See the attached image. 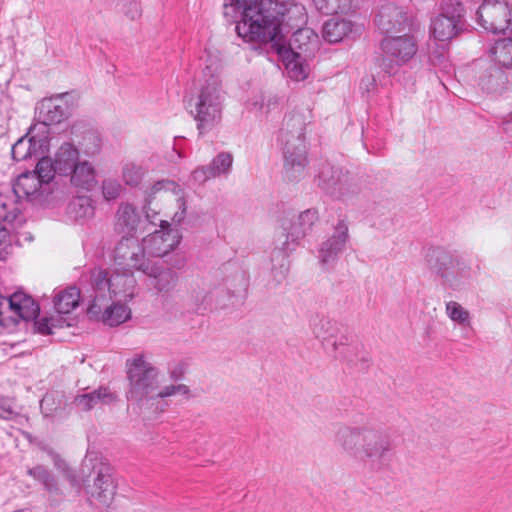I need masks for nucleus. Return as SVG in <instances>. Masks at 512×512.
Instances as JSON below:
<instances>
[{"instance_id": "0eeeda50", "label": "nucleus", "mask_w": 512, "mask_h": 512, "mask_svg": "<svg viewBox=\"0 0 512 512\" xmlns=\"http://www.w3.org/2000/svg\"><path fill=\"white\" fill-rule=\"evenodd\" d=\"M425 260L429 269L442 279L444 285L453 290L465 287L473 278L470 261L455 257L440 248L428 250Z\"/></svg>"}, {"instance_id": "ddd939ff", "label": "nucleus", "mask_w": 512, "mask_h": 512, "mask_svg": "<svg viewBox=\"0 0 512 512\" xmlns=\"http://www.w3.org/2000/svg\"><path fill=\"white\" fill-rule=\"evenodd\" d=\"M151 260L146 257L142 243L133 236H123L114 250V265L118 269L144 272Z\"/></svg>"}, {"instance_id": "e2e57ef3", "label": "nucleus", "mask_w": 512, "mask_h": 512, "mask_svg": "<svg viewBox=\"0 0 512 512\" xmlns=\"http://www.w3.org/2000/svg\"><path fill=\"white\" fill-rule=\"evenodd\" d=\"M2 255H3V254H0V259L2 258Z\"/></svg>"}, {"instance_id": "2eb2a0df", "label": "nucleus", "mask_w": 512, "mask_h": 512, "mask_svg": "<svg viewBox=\"0 0 512 512\" xmlns=\"http://www.w3.org/2000/svg\"><path fill=\"white\" fill-rule=\"evenodd\" d=\"M44 125H32L25 137L20 138L11 150L12 158L16 161H23L28 158L39 157L49 151V139L42 135Z\"/></svg>"}, {"instance_id": "2f4dec72", "label": "nucleus", "mask_w": 512, "mask_h": 512, "mask_svg": "<svg viewBox=\"0 0 512 512\" xmlns=\"http://www.w3.org/2000/svg\"><path fill=\"white\" fill-rule=\"evenodd\" d=\"M80 297V290L77 287H67L55 295L54 307L58 313L68 314L78 307Z\"/></svg>"}, {"instance_id": "6ab92c4d", "label": "nucleus", "mask_w": 512, "mask_h": 512, "mask_svg": "<svg viewBox=\"0 0 512 512\" xmlns=\"http://www.w3.org/2000/svg\"><path fill=\"white\" fill-rule=\"evenodd\" d=\"M318 186L334 198L344 200L352 190L348 177L329 164L324 165L318 175Z\"/></svg>"}, {"instance_id": "bf43d9fd", "label": "nucleus", "mask_w": 512, "mask_h": 512, "mask_svg": "<svg viewBox=\"0 0 512 512\" xmlns=\"http://www.w3.org/2000/svg\"><path fill=\"white\" fill-rule=\"evenodd\" d=\"M288 270H289L288 261L284 257V255H282L279 271H277L275 274V278H276L277 282L280 283L286 277Z\"/></svg>"}, {"instance_id": "f704fd0d", "label": "nucleus", "mask_w": 512, "mask_h": 512, "mask_svg": "<svg viewBox=\"0 0 512 512\" xmlns=\"http://www.w3.org/2000/svg\"><path fill=\"white\" fill-rule=\"evenodd\" d=\"M488 53L490 60L497 64H512V38L497 40Z\"/></svg>"}, {"instance_id": "f8f14e48", "label": "nucleus", "mask_w": 512, "mask_h": 512, "mask_svg": "<svg viewBox=\"0 0 512 512\" xmlns=\"http://www.w3.org/2000/svg\"><path fill=\"white\" fill-rule=\"evenodd\" d=\"M512 0H483L476 12L477 23L492 33L505 32L511 21Z\"/></svg>"}, {"instance_id": "9d476101", "label": "nucleus", "mask_w": 512, "mask_h": 512, "mask_svg": "<svg viewBox=\"0 0 512 512\" xmlns=\"http://www.w3.org/2000/svg\"><path fill=\"white\" fill-rule=\"evenodd\" d=\"M145 217L148 222L157 225L159 222L161 229L150 233L142 240L145 254L152 257H163L178 246L181 235L178 229L171 228L167 220L160 219L159 212L151 207H144Z\"/></svg>"}, {"instance_id": "6e6d98bb", "label": "nucleus", "mask_w": 512, "mask_h": 512, "mask_svg": "<svg viewBox=\"0 0 512 512\" xmlns=\"http://www.w3.org/2000/svg\"><path fill=\"white\" fill-rule=\"evenodd\" d=\"M54 464L59 469L65 472L67 479L71 482L72 486H75L77 484L76 477L74 473L68 469L67 464L65 461L60 459L58 455L54 456Z\"/></svg>"}, {"instance_id": "c756f323", "label": "nucleus", "mask_w": 512, "mask_h": 512, "mask_svg": "<svg viewBox=\"0 0 512 512\" xmlns=\"http://www.w3.org/2000/svg\"><path fill=\"white\" fill-rule=\"evenodd\" d=\"M80 161L79 150L71 143H63L55 153L53 162L58 174H66Z\"/></svg>"}, {"instance_id": "de8ad7c7", "label": "nucleus", "mask_w": 512, "mask_h": 512, "mask_svg": "<svg viewBox=\"0 0 512 512\" xmlns=\"http://www.w3.org/2000/svg\"><path fill=\"white\" fill-rule=\"evenodd\" d=\"M212 178H215V176L210 168V165L199 166L192 171L188 183L193 186L203 185L205 182Z\"/></svg>"}, {"instance_id": "7c9ffc66", "label": "nucleus", "mask_w": 512, "mask_h": 512, "mask_svg": "<svg viewBox=\"0 0 512 512\" xmlns=\"http://www.w3.org/2000/svg\"><path fill=\"white\" fill-rule=\"evenodd\" d=\"M280 106V98L272 92H262L251 97L247 101V109L259 112L268 116L272 112L278 111Z\"/></svg>"}, {"instance_id": "052dcab7", "label": "nucleus", "mask_w": 512, "mask_h": 512, "mask_svg": "<svg viewBox=\"0 0 512 512\" xmlns=\"http://www.w3.org/2000/svg\"><path fill=\"white\" fill-rule=\"evenodd\" d=\"M509 31H510V34L512 35V20L510 21L509 23V27H508Z\"/></svg>"}, {"instance_id": "5701e85b", "label": "nucleus", "mask_w": 512, "mask_h": 512, "mask_svg": "<svg viewBox=\"0 0 512 512\" xmlns=\"http://www.w3.org/2000/svg\"><path fill=\"white\" fill-rule=\"evenodd\" d=\"M363 25L347 19H330L323 25L322 36L329 43H338L345 38L360 35Z\"/></svg>"}, {"instance_id": "5fc2aeb1", "label": "nucleus", "mask_w": 512, "mask_h": 512, "mask_svg": "<svg viewBox=\"0 0 512 512\" xmlns=\"http://www.w3.org/2000/svg\"><path fill=\"white\" fill-rule=\"evenodd\" d=\"M16 415L12 403L8 399L0 398V418L12 419Z\"/></svg>"}, {"instance_id": "a18cd8bd", "label": "nucleus", "mask_w": 512, "mask_h": 512, "mask_svg": "<svg viewBox=\"0 0 512 512\" xmlns=\"http://www.w3.org/2000/svg\"><path fill=\"white\" fill-rule=\"evenodd\" d=\"M80 146L85 155L94 156L100 152L101 139L97 134L88 132L83 136Z\"/></svg>"}, {"instance_id": "79ce46f5", "label": "nucleus", "mask_w": 512, "mask_h": 512, "mask_svg": "<svg viewBox=\"0 0 512 512\" xmlns=\"http://www.w3.org/2000/svg\"><path fill=\"white\" fill-rule=\"evenodd\" d=\"M232 163L233 157L230 153L222 152L218 154L210 164V168L215 178L228 174L231 170Z\"/></svg>"}, {"instance_id": "473e14b6", "label": "nucleus", "mask_w": 512, "mask_h": 512, "mask_svg": "<svg viewBox=\"0 0 512 512\" xmlns=\"http://www.w3.org/2000/svg\"><path fill=\"white\" fill-rule=\"evenodd\" d=\"M459 28L460 26L455 24L453 20L437 16L431 21L430 31L434 40L447 43L457 35Z\"/></svg>"}, {"instance_id": "f3484780", "label": "nucleus", "mask_w": 512, "mask_h": 512, "mask_svg": "<svg viewBox=\"0 0 512 512\" xmlns=\"http://www.w3.org/2000/svg\"><path fill=\"white\" fill-rule=\"evenodd\" d=\"M66 96L67 94H59L45 98L39 103L37 107L39 123L36 125L45 126L44 130H40L42 135H47L49 125L59 124L68 118L70 110Z\"/></svg>"}, {"instance_id": "6e6552de", "label": "nucleus", "mask_w": 512, "mask_h": 512, "mask_svg": "<svg viewBox=\"0 0 512 512\" xmlns=\"http://www.w3.org/2000/svg\"><path fill=\"white\" fill-rule=\"evenodd\" d=\"M291 33L292 37L289 42H286V36H281L268 42L267 45L277 54L283 64H304L310 61L319 48L317 33L305 26L299 27Z\"/></svg>"}, {"instance_id": "9b49d317", "label": "nucleus", "mask_w": 512, "mask_h": 512, "mask_svg": "<svg viewBox=\"0 0 512 512\" xmlns=\"http://www.w3.org/2000/svg\"><path fill=\"white\" fill-rule=\"evenodd\" d=\"M91 480L85 485L89 499L96 505L110 507L116 496V484L112 477L111 468L103 462L93 464Z\"/></svg>"}, {"instance_id": "7ed1b4c3", "label": "nucleus", "mask_w": 512, "mask_h": 512, "mask_svg": "<svg viewBox=\"0 0 512 512\" xmlns=\"http://www.w3.org/2000/svg\"><path fill=\"white\" fill-rule=\"evenodd\" d=\"M128 380L127 399L134 401L140 409L163 411L166 398L182 395L187 396L190 389L185 384H170L160 387V370L147 360L144 354H135L126 360Z\"/></svg>"}, {"instance_id": "39448f33", "label": "nucleus", "mask_w": 512, "mask_h": 512, "mask_svg": "<svg viewBox=\"0 0 512 512\" xmlns=\"http://www.w3.org/2000/svg\"><path fill=\"white\" fill-rule=\"evenodd\" d=\"M199 82L198 93L189 101V111L196 121L199 134L204 135L220 124L225 93L221 88L217 66H205Z\"/></svg>"}, {"instance_id": "37998d69", "label": "nucleus", "mask_w": 512, "mask_h": 512, "mask_svg": "<svg viewBox=\"0 0 512 512\" xmlns=\"http://www.w3.org/2000/svg\"><path fill=\"white\" fill-rule=\"evenodd\" d=\"M123 186L115 178H106L102 181L101 192L106 201L116 200L122 193Z\"/></svg>"}, {"instance_id": "680f3d73", "label": "nucleus", "mask_w": 512, "mask_h": 512, "mask_svg": "<svg viewBox=\"0 0 512 512\" xmlns=\"http://www.w3.org/2000/svg\"><path fill=\"white\" fill-rule=\"evenodd\" d=\"M17 214H18V217H17V219H16V221H15V222H17V221H18V222H21V219H19L20 214H19V210H18V209H17Z\"/></svg>"}, {"instance_id": "a19ab883", "label": "nucleus", "mask_w": 512, "mask_h": 512, "mask_svg": "<svg viewBox=\"0 0 512 512\" xmlns=\"http://www.w3.org/2000/svg\"><path fill=\"white\" fill-rule=\"evenodd\" d=\"M446 314L454 322L459 325H467L470 320V313L462 305L456 301H449L446 303Z\"/></svg>"}, {"instance_id": "49530a36", "label": "nucleus", "mask_w": 512, "mask_h": 512, "mask_svg": "<svg viewBox=\"0 0 512 512\" xmlns=\"http://www.w3.org/2000/svg\"><path fill=\"white\" fill-rule=\"evenodd\" d=\"M331 345L333 347V350L336 352V357L348 360L350 362L353 361L351 358L352 352H354L357 347L352 346L348 343V338L345 336H342L339 338V340H333L331 342Z\"/></svg>"}, {"instance_id": "72a5a7b5", "label": "nucleus", "mask_w": 512, "mask_h": 512, "mask_svg": "<svg viewBox=\"0 0 512 512\" xmlns=\"http://www.w3.org/2000/svg\"><path fill=\"white\" fill-rule=\"evenodd\" d=\"M68 213L75 219H90L94 216V201L90 196L75 197L68 206Z\"/></svg>"}, {"instance_id": "a878e982", "label": "nucleus", "mask_w": 512, "mask_h": 512, "mask_svg": "<svg viewBox=\"0 0 512 512\" xmlns=\"http://www.w3.org/2000/svg\"><path fill=\"white\" fill-rule=\"evenodd\" d=\"M12 315H9L12 325L20 320H32L39 314L38 304L28 295L18 292L12 295Z\"/></svg>"}, {"instance_id": "4468645a", "label": "nucleus", "mask_w": 512, "mask_h": 512, "mask_svg": "<svg viewBox=\"0 0 512 512\" xmlns=\"http://www.w3.org/2000/svg\"><path fill=\"white\" fill-rule=\"evenodd\" d=\"M375 24L381 32L392 36L405 32L406 29L410 30L412 20L404 7L385 3L380 6L375 16Z\"/></svg>"}, {"instance_id": "864d4df0", "label": "nucleus", "mask_w": 512, "mask_h": 512, "mask_svg": "<svg viewBox=\"0 0 512 512\" xmlns=\"http://www.w3.org/2000/svg\"><path fill=\"white\" fill-rule=\"evenodd\" d=\"M44 489L49 495L50 505L56 506L58 504L56 497L63 496V493L58 483L56 482L55 478L52 481H50L47 485H45Z\"/></svg>"}, {"instance_id": "aec40b11", "label": "nucleus", "mask_w": 512, "mask_h": 512, "mask_svg": "<svg viewBox=\"0 0 512 512\" xmlns=\"http://www.w3.org/2000/svg\"><path fill=\"white\" fill-rule=\"evenodd\" d=\"M349 239L348 224L345 220H339L335 226L333 235L322 243L319 250V259L323 265L333 264L338 255L342 253Z\"/></svg>"}, {"instance_id": "423d86ee", "label": "nucleus", "mask_w": 512, "mask_h": 512, "mask_svg": "<svg viewBox=\"0 0 512 512\" xmlns=\"http://www.w3.org/2000/svg\"><path fill=\"white\" fill-rule=\"evenodd\" d=\"M136 279L134 272L125 271L115 267L112 274L101 268H94L90 273V286L86 289V296H97L101 305L113 298L119 301H129L135 295Z\"/></svg>"}, {"instance_id": "3c124183", "label": "nucleus", "mask_w": 512, "mask_h": 512, "mask_svg": "<svg viewBox=\"0 0 512 512\" xmlns=\"http://www.w3.org/2000/svg\"><path fill=\"white\" fill-rule=\"evenodd\" d=\"M59 404L53 394H46L40 404L43 415L45 417L54 416L59 408Z\"/></svg>"}, {"instance_id": "13d9d810", "label": "nucleus", "mask_w": 512, "mask_h": 512, "mask_svg": "<svg viewBox=\"0 0 512 512\" xmlns=\"http://www.w3.org/2000/svg\"><path fill=\"white\" fill-rule=\"evenodd\" d=\"M35 326L39 333L41 334H51L52 333V324L49 319H41L35 322Z\"/></svg>"}, {"instance_id": "ea45409f", "label": "nucleus", "mask_w": 512, "mask_h": 512, "mask_svg": "<svg viewBox=\"0 0 512 512\" xmlns=\"http://www.w3.org/2000/svg\"><path fill=\"white\" fill-rule=\"evenodd\" d=\"M336 331L335 323L326 317H321L313 325V333L316 338L326 341L328 344Z\"/></svg>"}, {"instance_id": "412c9836", "label": "nucleus", "mask_w": 512, "mask_h": 512, "mask_svg": "<svg viewBox=\"0 0 512 512\" xmlns=\"http://www.w3.org/2000/svg\"><path fill=\"white\" fill-rule=\"evenodd\" d=\"M13 190L18 197H27L32 201H46L50 193V187L44 185L37 175L32 172L21 174L14 186Z\"/></svg>"}, {"instance_id": "dca6fc26", "label": "nucleus", "mask_w": 512, "mask_h": 512, "mask_svg": "<svg viewBox=\"0 0 512 512\" xmlns=\"http://www.w3.org/2000/svg\"><path fill=\"white\" fill-rule=\"evenodd\" d=\"M84 297L89 299L88 314L108 326H118L131 316V310L125 304H122L119 299H115L116 301L113 302L107 300L105 305H101L100 299L97 301V296H86L84 294Z\"/></svg>"}, {"instance_id": "4c0bfd02", "label": "nucleus", "mask_w": 512, "mask_h": 512, "mask_svg": "<svg viewBox=\"0 0 512 512\" xmlns=\"http://www.w3.org/2000/svg\"><path fill=\"white\" fill-rule=\"evenodd\" d=\"M315 8L323 14L344 13L350 9L351 0H313Z\"/></svg>"}, {"instance_id": "e433bc0d", "label": "nucleus", "mask_w": 512, "mask_h": 512, "mask_svg": "<svg viewBox=\"0 0 512 512\" xmlns=\"http://www.w3.org/2000/svg\"><path fill=\"white\" fill-rule=\"evenodd\" d=\"M41 156L42 157L38 160L35 171L32 173H35L44 185L50 187V182L54 178L55 174H58V170H56L55 164L51 158L43 155Z\"/></svg>"}, {"instance_id": "393cba45", "label": "nucleus", "mask_w": 512, "mask_h": 512, "mask_svg": "<svg viewBox=\"0 0 512 512\" xmlns=\"http://www.w3.org/2000/svg\"><path fill=\"white\" fill-rule=\"evenodd\" d=\"M96 176L94 165L88 160H80L65 177H69V182L73 187L91 191L97 186Z\"/></svg>"}, {"instance_id": "603ef678", "label": "nucleus", "mask_w": 512, "mask_h": 512, "mask_svg": "<svg viewBox=\"0 0 512 512\" xmlns=\"http://www.w3.org/2000/svg\"><path fill=\"white\" fill-rule=\"evenodd\" d=\"M27 473L35 480L41 482L43 486L47 485L50 481L54 479L52 474L42 465H37L33 468H29Z\"/></svg>"}, {"instance_id": "b1692460", "label": "nucleus", "mask_w": 512, "mask_h": 512, "mask_svg": "<svg viewBox=\"0 0 512 512\" xmlns=\"http://www.w3.org/2000/svg\"><path fill=\"white\" fill-rule=\"evenodd\" d=\"M318 220V211L316 209H307L301 212L291 223L289 227L283 226L282 236L286 238L283 246L288 244V241H297L304 237L313 227Z\"/></svg>"}, {"instance_id": "cd10ccee", "label": "nucleus", "mask_w": 512, "mask_h": 512, "mask_svg": "<svg viewBox=\"0 0 512 512\" xmlns=\"http://www.w3.org/2000/svg\"><path fill=\"white\" fill-rule=\"evenodd\" d=\"M117 400V395L108 387H99L98 389L74 397L73 403L81 411H89L99 404L108 405Z\"/></svg>"}, {"instance_id": "09e8293b", "label": "nucleus", "mask_w": 512, "mask_h": 512, "mask_svg": "<svg viewBox=\"0 0 512 512\" xmlns=\"http://www.w3.org/2000/svg\"><path fill=\"white\" fill-rule=\"evenodd\" d=\"M282 75L289 80L299 82L305 80L310 74V66H284Z\"/></svg>"}, {"instance_id": "20e7f679", "label": "nucleus", "mask_w": 512, "mask_h": 512, "mask_svg": "<svg viewBox=\"0 0 512 512\" xmlns=\"http://www.w3.org/2000/svg\"><path fill=\"white\" fill-rule=\"evenodd\" d=\"M309 110L291 111L285 115L278 140L284 157V177L290 182L298 181L306 174L305 129L310 121Z\"/></svg>"}, {"instance_id": "c03bdc74", "label": "nucleus", "mask_w": 512, "mask_h": 512, "mask_svg": "<svg viewBox=\"0 0 512 512\" xmlns=\"http://www.w3.org/2000/svg\"><path fill=\"white\" fill-rule=\"evenodd\" d=\"M434 40L432 44H429V58L430 64H442L448 60V44L445 42L436 43Z\"/></svg>"}, {"instance_id": "a211bd4d", "label": "nucleus", "mask_w": 512, "mask_h": 512, "mask_svg": "<svg viewBox=\"0 0 512 512\" xmlns=\"http://www.w3.org/2000/svg\"><path fill=\"white\" fill-rule=\"evenodd\" d=\"M381 49L390 62L406 63L417 53V44L413 36H389L382 40Z\"/></svg>"}, {"instance_id": "f03ea898", "label": "nucleus", "mask_w": 512, "mask_h": 512, "mask_svg": "<svg viewBox=\"0 0 512 512\" xmlns=\"http://www.w3.org/2000/svg\"><path fill=\"white\" fill-rule=\"evenodd\" d=\"M306 23V9L295 0L267 13L246 7L244 18L237 22L235 30L246 42L267 45L268 42L286 36L297 28L305 26Z\"/></svg>"}, {"instance_id": "4d7b16f0", "label": "nucleus", "mask_w": 512, "mask_h": 512, "mask_svg": "<svg viewBox=\"0 0 512 512\" xmlns=\"http://www.w3.org/2000/svg\"><path fill=\"white\" fill-rule=\"evenodd\" d=\"M186 372V364L183 362L174 363L169 368V376L173 381H178L183 378Z\"/></svg>"}, {"instance_id": "58836bf2", "label": "nucleus", "mask_w": 512, "mask_h": 512, "mask_svg": "<svg viewBox=\"0 0 512 512\" xmlns=\"http://www.w3.org/2000/svg\"><path fill=\"white\" fill-rule=\"evenodd\" d=\"M463 12V5L460 1L443 0L441 5V13L438 16L453 20L455 24L460 26Z\"/></svg>"}, {"instance_id": "f257e3e1", "label": "nucleus", "mask_w": 512, "mask_h": 512, "mask_svg": "<svg viewBox=\"0 0 512 512\" xmlns=\"http://www.w3.org/2000/svg\"><path fill=\"white\" fill-rule=\"evenodd\" d=\"M334 443L350 458L371 466L382 465L392 450L390 435L362 414L350 424H338Z\"/></svg>"}, {"instance_id": "1a4fd4ad", "label": "nucleus", "mask_w": 512, "mask_h": 512, "mask_svg": "<svg viewBox=\"0 0 512 512\" xmlns=\"http://www.w3.org/2000/svg\"><path fill=\"white\" fill-rule=\"evenodd\" d=\"M149 200L145 207H150L153 199L162 202L161 212L169 224L178 225L187 215V196L185 191L174 181L161 180L156 182L149 192Z\"/></svg>"}, {"instance_id": "8fccbe9b", "label": "nucleus", "mask_w": 512, "mask_h": 512, "mask_svg": "<svg viewBox=\"0 0 512 512\" xmlns=\"http://www.w3.org/2000/svg\"><path fill=\"white\" fill-rule=\"evenodd\" d=\"M11 305L12 295L10 297L0 296V326L2 327L12 325L9 319V315H12Z\"/></svg>"}, {"instance_id": "c9c22d12", "label": "nucleus", "mask_w": 512, "mask_h": 512, "mask_svg": "<svg viewBox=\"0 0 512 512\" xmlns=\"http://www.w3.org/2000/svg\"><path fill=\"white\" fill-rule=\"evenodd\" d=\"M145 174L146 170L144 169V167L135 162H126L122 166V179L124 183L128 186H138L142 182Z\"/></svg>"}, {"instance_id": "4be33fe9", "label": "nucleus", "mask_w": 512, "mask_h": 512, "mask_svg": "<svg viewBox=\"0 0 512 512\" xmlns=\"http://www.w3.org/2000/svg\"><path fill=\"white\" fill-rule=\"evenodd\" d=\"M149 278V284L158 293H168L178 284L179 275L171 268L151 261L143 272Z\"/></svg>"}, {"instance_id": "bb28decb", "label": "nucleus", "mask_w": 512, "mask_h": 512, "mask_svg": "<svg viewBox=\"0 0 512 512\" xmlns=\"http://www.w3.org/2000/svg\"><path fill=\"white\" fill-rule=\"evenodd\" d=\"M17 217V207L0 199V254H3L10 244L11 233L16 229Z\"/></svg>"}, {"instance_id": "c85d7f7f", "label": "nucleus", "mask_w": 512, "mask_h": 512, "mask_svg": "<svg viewBox=\"0 0 512 512\" xmlns=\"http://www.w3.org/2000/svg\"><path fill=\"white\" fill-rule=\"evenodd\" d=\"M140 220V215L132 204L122 203L116 214V229L120 233L132 236Z\"/></svg>"}]
</instances>
